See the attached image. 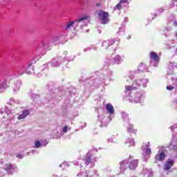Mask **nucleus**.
Listing matches in <instances>:
<instances>
[{
    "label": "nucleus",
    "instance_id": "9d476101",
    "mask_svg": "<svg viewBox=\"0 0 177 177\" xmlns=\"http://www.w3.org/2000/svg\"><path fill=\"white\" fill-rule=\"evenodd\" d=\"M121 62H122V59H121V56L120 55H116L115 57H114V62L116 64H120V63H121Z\"/></svg>",
    "mask_w": 177,
    "mask_h": 177
},
{
    "label": "nucleus",
    "instance_id": "4468645a",
    "mask_svg": "<svg viewBox=\"0 0 177 177\" xmlns=\"http://www.w3.org/2000/svg\"><path fill=\"white\" fill-rule=\"evenodd\" d=\"M121 8H122L121 3L119 2V3H118L115 6V9H117V10H121Z\"/></svg>",
    "mask_w": 177,
    "mask_h": 177
},
{
    "label": "nucleus",
    "instance_id": "5701e85b",
    "mask_svg": "<svg viewBox=\"0 0 177 177\" xmlns=\"http://www.w3.org/2000/svg\"><path fill=\"white\" fill-rule=\"evenodd\" d=\"M95 6H97V8H99L100 6H102V3H96Z\"/></svg>",
    "mask_w": 177,
    "mask_h": 177
},
{
    "label": "nucleus",
    "instance_id": "b1692460",
    "mask_svg": "<svg viewBox=\"0 0 177 177\" xmlns=\"http://www.w3.org/2000/svg\"><path fill=\"white\" fill-rule=\"evenodd\" d=\"M106 44H107V41H104L102 43V46H104V45H106Z\"/></svg>",
    "mask_w": 177,
    "mask_h": 177
},
{
    "label": "nucleus",
    "instance_id": "a211bd4d",
    "mask_svg": "<svg viewBox=\"0 0 177 177\" xmlns=\"http://www.w3.org/2000/svg\"><path fill=\"white\" fill-rule=\"evenodd\" d=\"M146 153H147V154H151V149H150V148H147L146 149Z\"/></svg>",
    "mask_w": 177,
    "mask_h": 177
},
{
    "label": "nucleus",
    "instance_id": "dca6fc26",
    "mask_svg": "<svg viewBox=\"0 0 177 177\" xmlns=\"http://www.w3.org/2000/svg\"><path fill=\"white\" fill-rule=\"evenodd\" d=\"M127 132H129V133H132L133 132H134L133 128L130 127L127 129Z\"/></svg>",
    "mask_w": 177,
    "mask_h": 177
},
{
    "label": "nucleus",
    "instance_id": "423d86ee",
    "mask_svg": "<svg viewBox=\"0 0 177 177\" xmlns=\"http://www.w3.org/2000/svg\"><path fill=\"white\" fill-rule=\"evenodd\" d=\"M150 58L153 62H158L160 60V57H158V55H157V53L154 51H151L150 53Z\"/></svg>",
    "mask_w": 177,
    "mask_h": 177
},
{
    "label": "nucleus",
    "instance_id": "aec40b11",
    "mask_svg": "<svg viewBox=\"0 0 177 177\" xmlns=\"http://www.w3.org/2000/svg\"><path fill=\"white\" fill-rule=\"evenodd\" d=\"M171 150H177V146L176 145H171Z\"/></svg>",
    "mask_w": 177,
    "mask_h": 177
},
{
    "label": "nucleus",
    "instance_id": "1a4fd4ad",
    "mask_svg": "<svg viewBox=\"0 0 177 177\" xmlns=\"http://www.w3.org/2000/svg\"><path fill=\"white\" fill-rule=\"evenodd\" d=\"M124 88L127 92H131V91H138V87L133 86V84H132V86H125Z\"/></svg>",
    "mask_w": 177,
    "mask_h": 177
},
{
    "label": "nucleus",
    "instance_id": "f257e3e1",
    "mask_svg": "<svg viewBox=\"0 0 177 177\" xmlns=\"http://www.w3.org/2000/svg\"><path fill=\"white\" fill-rule=\"evenodd\" d=\"M91 18V17H89V15H82V17L77 18L75 21H72L70 22H68L66 24V30H70L71 28V27H73V26H74V24H75V23H81L82 21H86V20H89V19Z\"/></svg>",
    "mask_w": 177,
    "mask_h": 177
},
{
    "label": "nucleus",
    "instance_id": "a878e982",
    "mask_svg": "<svg viewBox=\"0 0 177 177\" xmlns=\"http://www.w3.org/2000/svg\"><path fill=\"white\" fill-rule=\"evenodd\" d=\"M67 53H68L67 51L64 52V55H67Z\"/></svg>",
    "mask_w": 177,
    "mask_h": 177
},
{
    "label": "nucleus",
    "instance_id": "6ab92c4d",
    "mask_svg": "<svg viewBox=\"0 0 177 177\" xmlns=\"http://www.w3.org/2000/svg\"><path fill=\"white\" fill-rule=\"evenodd\" d=\"M174 88V86H167V89L168 91H173Z\"/></svg>",
    "mask_w": 177,
    "mask_h": 177
},
{
    "label": "nucleus",
    "instance_id": "bb28decb",
    "mask_svg": "<svg viewBox=\"0 0 177 177\" xmlns=\"http://www.w3.org/2000/svg\"><path fill=\"white\" fill-rule=\"evenodd\" d=\"M2 88H3V86H0V91H1V89H2Z\"/></svg>",
    "mask_w": 177,
    "mask_h": 177
},
{
    "label": "nucleus",
    "instance_id": "4be33fe9",
    "mask_svg": "<svg viewBox=\"0 0 177 177\" xmlns=\"http://www.w3.org/2000/svg\"><path fill=\"white\" fill-rule=\"evenodd\" d=\"M17 157L18 158H23V155H21V153H18V154L17 155Z\"/></svg>",
    "mask_w": 177,
    "mask_h": 177
},
{
    "label": "nucleus",
    "instance_id": "f8f14e48",
    "mask_svg": "<svg viewBox=\"0 0 177 177\" xmlns=\"http://www.w3.org/2000/svg\"><path fill=\"white\" fill-rule=\"evenodd\" d=\"M5 171H10L12 169V164L11 163H7L4 166Z\"/></svg>",
    "mask_w": 177,
    "mask_h": 177
},
{
    "label": "nucleus",
    "instance_id": "2eb2a0df",
    "mask_svg": "<svg viewBox=\"0 0 177 177\" xmlns=\"http://www.w3.org/2000/svg\"><path fill=\"white\" fill-rule=\"evenodd\" d=\"M67 129H68V127L64 126L62 130L64 133H67Z\"/></svg>",
    "mask_w": 177,
    "mask_h": 177
},
{
    "label": "nucleus",
    "instance_id": "7ed1b4c3",
    "mask_svg": "<svg viewBox=\"0 0 177 177\" xmlns=\"http://www.w3.org/2000/svg\"><path fill=\"white\" fill-rule=\"evenodd\" d=\"M175 164V160L171 158L167 159L166 161L165 165H164V171H169L174 167V165Z\"/></svg>",
    "mask_w": 177,
    "mask_h": 177
},
{
    "label": "nucleus",
    "instance_id": "ddd939ff",
    "mask_svg": "<svg viewBox=\"0 0 177 177\" xmlns=\"http://www.w3.org/2000/svg\"><path fill=\"white\" fill-rule=\"evenodd\" d=\"M35 145L36 149H38V147H41V142L39 141H36Z\"/></svg>",
    "mask_w": 177,
    "mask_h": 177
},
{
    "label": "nucleus",
    "instance_id": "9b49d317",
    "mask_svg": "<svg viewBox=\"0 0 177 177\" xmlns=\"http://www.w3.org/2000/svg\"><path fill=\"white\" fill-rule=\"evenodd\" d=\"M84 161H85L86 165H89L92 162V160L91 159V156H87L84 159Z\"/></svg>",
    "mask_w": 177,
    "mask_h": 177
},
{
    "label": "nucleus",
    "instance_id": "20e7f679",
    "mask_svg": "<svg viewBox=\"0 0 177 177\" xmlns=\"http://www.w3.org/2000/svg\"><path fill=\"white\" fill-rule=\"evenodd\" d=\"M155 160H156V161H164L165 160V153L159 152L155 156Z\"/></svg>",
    "mask_w": 177,
    "mask_h": 177
},
{
    "label": "nucleus",
    "instance_id": "f03ea898",
    "mask_svg": "<svg viewBox=\"0 0 177 177\" xmlns=\"http://www.w3.org/2000/svg\"><path fill=\"white\" fill-rule=\"evenodd\" d=\"M97 16L102 20L103 24H107V23H109V12L103 10H100L97 12Z\"/></svg>",
    "mask_w": 177,
    "mask_h": 177
},
{
    "label": "nucleus",
    "instance_id": "412c9836",
    "mask_svg": "<svg viewBox=\"0 0 177 177\" xmlns=\"http://www.w3.org/2000/svg\"><path fill=\"white\" fill-rule=\"evenodd\" d=\"M120 3H128V0H120Z\"/></svg>",
    "mask_w": 177,
    "mask_h": 177
},
{
    "label": "nucleus",
    "instance_id": "cd10ccee",
    "mask_svg": "<svg viewBox=\"0 0 177 177\" xmlns=\"http://www.w3.org/2000/svg\"><path fill=\"white\" fill-rule=\"evenodd\" d=\"M93 166H95V163L93 164Z\"/></svg>",
    "mask_w": 177,
    "mask_h": 177
},
{
    "label": "nucleus",
    "instance_id": "6e6552de",
    "mask_svg": "<svg viewBox=\"0 0 177 177\" xmlns=\"http://www.w3.org/2000/svg\"><path fill=\"white\" fill-rule=\"evenodd\" d=\"M106 109L109 114H114V107L111 104H107L106 105Z\"/></svg>",
    "mask_w": 177,
    "mask_h": 177
},
{
    "label": "nucleus",
    "instance_id": "c756f323",
    "mask_svg": "<svg viewBox=\"0 0 177 177\" xmlns=\"http://www.w3.org/2000/svg\"><path fill=\"white\" fill-rule=\"evenodd\" d=\"M176 37H177V32H176Z\"/></svg>",
    "mask_w": 177,
    "mask_h": 177
},
{
    "label": "nucleus",
    "instance_id": "0eeeda50",
    "mask_svg": "<svg viewBox=\"0 0 177 177\" xmlns=\"http://www.w3.org/2000/svg\"><path fill=\"white\" fill-rule=\"evenodd\" d=\"M138 164H139L138 160H133L129 165V169H136L138 168Z\"/></svg>",
    "mask_w": 177,
    "mask_h": 177
},
{
    "label": "nucleus",
    "instance_id": "393cba45",
    "mask_svg": "<svg viewBox=\"0 0 177 177\" xmlns=\"http://www.w3.org/2000/svg\"><path fill=\"white\" fill-rule=\"evenodd\" d=\"M174 26H176V27H177V22H174Z\"/></svg>",
    "mask_w": 177,
    "mask_h": 177
},
{
    "label": "nucleus",
    "instance_id": "39448f33",
    "mask_svg": "<svg viewBox=\"0 0 177 177\" xmlns=\"http://www.w3.org/2000/svg\"><path fill=\"white\" fill-rule=\"evenodd\" d=\"M28 115H30V111L25 109L22 111V113L18 116V120H24V118Z\"/></svg>",
    "mask_w": 177,
    "mask_h": 177
},
{
    "label": "nucleus",
    "instance_id": "f3484780",
    "mask_svg": "<svg viewBox=\"0 0 177 177\" xmlns=\"http://www.w3.org/2000/svg\"><path fill=\"white\" fill-rule=\"evenodd\" d=\"M130 146H135V140L133 139L130 140Z\"/></svg>",
    "mask_w": 177,
    "mask_h": 177
},
{
    "label": "nucleus",
    "instance_id": "c85d7f7f",
    "mask_svg": "<svg viewBox=\"0 0 177 177\" xmlns=\"http://www.w3.org/2000/svg\"><path fill=\"white\" fill-rule=\"evenodd\" d=\"M114 42H115V41H113V44H114Z\"/></svg>",
    "mask_w": 177,
    "mask_h": 177
}]
</instances>
